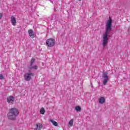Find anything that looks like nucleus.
I'll use <instances>...</instances> for the list:
<instances>
[{
    "label": "nucleus",
    "mask_w": 130,
    "mask_h": 130,
    "mask_svg": "<svg viewBox=\"0 0 130 130\" xmlns=\"http://www.w3.org/2000/svg\"><path fill=\"white\" fill-rule=\"evenodd\" d=\"M69 124L70 125V126H73V125H74V119H72L70 121H69Z\"/></svg>",
    "instance_id": "obj_13"
},
{
    "label": "nucleus",
    "mask_w": 130,
    "mask_h": 130,
    "mask_svg": "<svg viewBox=\"0 0 130 130\" xmlns=\"http://www.w3.org/2000/svg\"><path fill=\"white\" fill-rule=\"evenodd\" d=\"M46 44L48 47H53L55 44V40L52 38L48 39L46 42Z\"/></svg>",
    "instance_id": "obj_3"
},
{
    "label": "nucleus",
    "mask_w": 130,
    "mask_h": 130,
    "mask_svg": "<svg viewBox=\"0 0 130 130\" xmlns=\"http://www.w3.org/2000/svg\"><path fill=\"white\" fill-rule=\"evenodd\" d=\"M99 103H101V104H103L104 102H105V98L104 97L102 96L99 99Z\"/></svg>",
    "instance_id": "obj_10"
},
{
    "label": "nucleus",
    "mask_w": 130,
    "mask_h": 130,
    "mask_svg": "<svg viewBox=\"0 0 130 130\" xmlns=\"http://www.w3.org/2000/svg\"><path fill=\"white\" fill-rule=\"evenodd\" d=\"M18 114H19V110L16 108H12L8 113L7 116L9 119L15 120L17 116H18Z\"/></svg>",
    "instance_id": "obj_2"
},
{
    "label": "nucleus",
    "mask_w": 130,
    "mask_h": 130,
    "mask_svg": "<svg viewBox=\"0 0 130 130\" xmlns=\"http://www.w3.org/2000/svg\"><path fill=\"white\" fill-rule=\"evenodd\" d=\"M0 24H1V22H0Z\"/></svg>",
    "instance_id": "obj_20"
},
{
    "label": "nucleus",
    "mask_w": 130,
    "mask_h": 130,
    "mask_svg": "<svg viewBox=\"0 0 130 130\" xmlns=\"http://www.w3.org/2000/svg\"><path fill=\"white\" fill-rule=\"evenodd\" d=\"M111 26H112V19L110 17L109 20L107 21L105 32L103 35V46L104 47H105L108 43V34L110 32H111L112 29Z\"/></svg>",
    "instance_id": "obj_1"
},
{
    "label": "nucleus",
    "mask_w": 130,
    "mask_h": 130,
    "mask_svg": "<svg viewBox=\"0 0 130 130\" xmlns=\"http://www.w3.org/2000/svg\"><path fill=\"white\" fill-rule=\"evenodd\" d=\"M40 112L41 114H44V113H45V109L44 108H41Z\"/></svg>",
    "instance_id": "obj_12"
},
{
    "label": "nucleus",
    "mask_w": 130,
    "mask_h": 130,
    "mask_svg": "<svg viewBox=\"0 0 130 130\" xmlns=\"http://www.w3.org/2000/svg\"><path fill=\"white\" fill-rule=\"evenodd\" d=\"M50 121L52 123L53 125H54V126H57V125H58V124L56 122V121H54V120L51 119L50 120Z\"/></svg>",
    "instance_id": "obj_11"
},
{
    "label": "nucleus",
    "mask_w": 130,
    "mask_h": 130,
    "mask_svg": "<svg viewBox=\"0 0 130 130\" xmlns=\"http://www.w3.org/2000/svg\"><path fill=\"white\" fill-rule=\"evenodd\" d=\"M11 22L13 26H16L17 24V20H16V18H15V16H11Z\"/></svg>",
    "instance_id": "obj_7"
},
{
    "label": "nucleus",
    "mask_w": 130,
    "mask_h": 130,
    "mask_svg": "<svg viewBox=\"0 0 130 130\" xmlns=\"http://www.w3.org/2000/svg\"><path fill=\"white\" fill-rule=\"evenodd\" d=\"M33 76H34V74L32 73H25L24 76V80L29 81L31 80V77H33Z\"/></svg>",
    "instance_id": "obj_4"
},
{
    "label": "nucleus",
    "mask_w": 130,
    "mask_h": 130,
    "mask_svg": "<svg viewBox=\"0 0 130 130\" xmlns=\"http://www.w3.org/2000/svg\"><path fill=\"white\" fill-rule=\"evenodd\" d=\"M0 79L4 80V76H3V74H0Z\"/></svg>",
    "instance_id": "obj_17"
},
{
    "label": "nucleus",
    "mask_w": 130,
    "mask_h": 130,
    "mask_svg": "<svg viewBox=\"0 0 130 130\" xmlns=\"http://www.w3.org/2000/svg\"><path fill=\"white\" fill-rule=\"evenodd\" d=\"M75 110H76V111L80 112V111H81V110H82V108L80 106H77L75 107Z\"/></svg>",
    "instance_id": "obj_14"
},
{
    "label": "nucleus",
    "mask_w": 130,
    "mask_h": 130,
    "mask_svg": "<svg viewBox=\"0 0 130 130\" xmlns=\"http://www.w3.org/2000/svg\"><path fill=\"white\" fill-rule=\"evenodd\" d=\"M34 62H35V58H31V63H30V67H32V66H33V63Z\"/></svg>",
    "instance_id": "obj_15"
},
{
    "label": "nucleus",
    "mask_w": 130,
    "mask_h": 130,
    "mask_svg": "<svg viewBox=\"0 0 130 130\" xmlns=\"http://www.w3.org/2000/svg\"><path fill=\"white\" fill-rule=\"evenodd\" d=\"M30 69H34V70H37L38 69V66H30Z\"/></svg>",
    "instance_id": "obj_16"
},
{
    "label": "nucleus",
    "mask_w": 130,
    "mask_h": 130,
    "mask_svg": "<svg viewBox=\"0 0 130 130\" xmlns=\"http://www.w3.org/2000/svg\"><path fill=\"white\" fill-rule=\"evenodd\" d=\"M15 101V98L14 96H9L7 98V102L8 103H13Z\"/></svg>",
    "instance_id": "obj_9"
},
{
    "label": "nucleus",
    "mask_w": 130,
    "mask_h": 130,
    "mask_svg": "<svg viewBox=\"0 0 130 130\" xmlns=\"http://www.w3.org/2000/svg\"><path fill=\"white\" fill-rule=\"evenodd\" d=\"M78 1H82V0H78Z\"/></svg>",
    "instance_id": "obj_19"
},
{
    "label": "nucleus",
    "mask_w": 130,
    "mask_h": 130,
    "mask_svg": "<svg viewBox=\"0 0 130 130\" xmlns=\"http://www.w3.org/2000/svg\"><path fill=\"white\" fill-rule=\"evenodd\" d=\"M3 18V13H0V20Z\"/></svg>",
    "instance_id": "obj_18"
},
{
    "label": "nucleus",
    "mask_w": 130,
    "mask_h": 130,
    "mask_svg": "<svg viewBox=\"0 0 130 130\" xmlns=\"http://www.w3.org/2000/svg\"><path fill=\"white\" fill-rule=\"evenodd\" d=\"M28 35L30 36V38L32 39L35 38V35L34 34V31L32 29H29L28 30Z\"/></svg>",
    "instance_id": "obj_6"
},
{
    "label": "nucleus",
    "mask_w": 130,
    "mask_h": 130,
    "mask_svg": "<svg viewBox=\"0 0 130 130\" xmlns=\"http://www.w3.org/2000/svg\"><path fill=\"white\" fill-rule=\"evenodd\" d=\"M43 125L40 123H37L36 124V128H35V130H41L43 127Z\"/></svg>",
    "instance_id": "obj_8"
},
{
    "label": "nucleus",
    "mask_w": 130,
    "mask_h": 130,
    "mask_svg": "<svg viewBox=\"0 0 130 130\" xmlns=\"http://www.w3.org/2000/svg\"><path fill=\"white\" fill-rule=\"evenodd\" d=\"M103 77L104 78L103 84L104 85H105L106 84H107L108 80H109V78L108 77V73L107 72L105 73L103 76Z\"/></svg>",
    "instance_id": "obj_5"
}]
</instances>
